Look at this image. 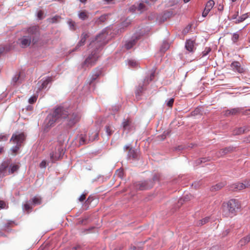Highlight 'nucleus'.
<instances>
[{
	"label": "nucleus",
	"instance_id": "1a4fd4ad",
	"mask_svg": "<svg viewBox=\"0 0 250 250\" xmlns=\"http://www.w3.org/2000/svg\"><path fill=\"white\" fill-rule=\"evenodd\" d=\"M134 187L137 190H146L152 187L151 181H145L143 182H136L134 184Z\"/></svg>",
	"mask_w": 250,
	"mask_h": 250
},
{
	"label": "nucleus",
	"instance_id": "a211bd4d",
	"mask_svg": "<svg viewBox=\"0 0 250 250\" xmlns=\"http://www.w3.org/2000/svg\"><path fill=\"white\" fill-rule=\"evenodd\" d=\"M138 39V37H137L136 35L133 36L130 41L126 42V43L125 45V47L127 49H129L131 48L136 44Z\"/></svg>",
	"mask_w": 250,
	"mask_h": 250
},
{
	"label": "nucleus",
	"instance_id": "bb28decb",
	"mask_svg": "<svg viewBox=\"0 0 250 250\" xmlns=\"http://www.w3.org/2000/svg\"><path fill=\"white\" fill-rule=\"evenodd\" d=\"M169 47V44L167 41H164L160 48V51L162 52H165Z\"/></svg>",
	"mask_w": 250,
	"mask_h": 250
},
{
	"label": "nucleus",
	"instance_id": "c85d7f7f",
	"mask_svg": "<svg viewBox=\"0 0 250 250\" xmlns=\"http://www.w3.org/2000/svg\"><path fill=\"white\" fill-rule=\"evenodd\" d=\"M239 38V35L237 33V32L233 33L231 37V41L232 42V43L233 44H236V42H238Z\"/></svg>",
	"mask_w": 250,
	"mask_h": 250
},
{
	"label": "nucleus",
	"instance_id": "4d7b16f0",
	"mask_svg": "<svg viewBox=\"0 0 250 250\" xmlns=\"http://www.w3.org/2000/svg\"><path fill=\"white\" fill-rule=\"evenodd\" d=\"M23 209L25 210L28 211L30 209V205L28 204H26L24 205Z\"/></svg>",
	"mask_w": 250,
	"mask_h": 250
},
{
	"label": "nucleus",
	"instance_id": "f03ea898",
	"mask_svg": "<svg viewBox=\"0 0 250 250\" xmlns=\"http://www.w3.org/2000/svg\"><path fill=\"white\" fill-rule=\"evenodd\" d=\"M62 112L60 113L61 120H63L65 124L68 127H72L78 123L82 116L80 112L77 110L70 111L68 108L60 106Z\"/></svg>",
	"mask_w": 250,
	"mask_h": 250
},
{
	"label": "nucleus",
	"instance_id": "de8ad7c7",
	"mask_svg": "<svg viewBox=\"0 0 250 250\" xmlns=\"http://www.w3.org/2000/svg\"><path fill=\"white\" fill-rule=\"evenodd\" d=\"M242 128L244 131V133L250 131V126L249 125L244 126L242 127Z\"/></svg>",
	"mask_w": 250,
	"mask_h": 250
},
{
	"label": "nucleus",
	"instance_id": "774afa93",
	"mask_svg": "<svg viewBox=\"0 0 250 250\" xmlns=\"http://www.w3.org/2000/svg\"><path fill=\"white\" fill-rule=\"evenodd\" d=\"M194 186L195 188H196L197 187V183L196 182H195L194 184H192V187Z\"/></svg>",
	"mask_w": 250,
	"mask_h": 250
},
{
	"label": "nucleus",
	"instance_id": "72a5a7b5",
	"mask_svg": "<svg viewBox=\"0 0 250 250\" xmlns=\"http://www.w3.org/2000/svg\"><path fill=\"white\" fill-rule=\"evenodd\" d=\"M87 140L85 136L81 135L80 137V144L82 145L87 143Z\"/></svg>",
	"mask_w": 250,
	"mask_h": 250
},
{
	"label": "nucleus",
	"instance_id": "473e14b6",
	"mask_svg": "<svg viewBox=\"0 0 250 250\" xmlns=\"http://www.w3.org/2000/svg\"><path fill=\"white\" fill-rule=\"evenodd\" d=\"M128 64L129 66L131 67H135L138 66L137 62L133 60H128Z\"/></svg>",
	"mask_w": 250,
	"mask_h": 250
},
{
	"label": "nucleus",
	"instance_id": "09e8293b",
	"mask_svg": "<svg viewBox=\"0 0 250 250\" xmlns=\"http://www.w3.org/2000/svg\"><path fill=\"white\" fill-rule=\"evenodd\" d=\"M43 12L41 10L38 11L37 16L39 19L41 20L43 18Z\"/></svg>",
	"mask_w": 250,
	"mask_h": 250
},
{
	"label": "nucleus",
	"instance_id": "680f3d73",
	"mask_svg": "<svg viewBox=\"0 0 250 250\" xmlns=\"http://www.w3.org/2000/svg\"><path fill=\"white\" fill-rule=\"evenodd\" d=\"M155 0H145V3L146 4L150 5L151 4V2H154Z\"/></svg>",
	"mask_w": 250,
	"mask_h": 250
},
{
	"label": "nucleus",
	"instance_id": "c9c22d12",
	"mask_svg": "<svg viewBox=\"0 0 250 250\" xmlns=\"http://www.w3.org/2000/svg\"><path fill=\"white\" fill-rule=\"evenodd\" d=\"M231 115H234L239 113L241 110L239 108H234L230 109Z\"/></svg>",
	"mask_w": 250,
	"mask_h": 250
},
{
	"label": "nucleus",
	"instance_id": "69168bd1",
	"mask_svg": "<svg viewBox=\"0 0 250 250\" xmlns=\"http://www.w3.org/2000/svg\"><path fill=\"white\" fill-rule=\"evenodd\" d=\"M4 48L2 47H0V55H1L4 51Z\"/></svg>",
	"mask_w": 250,
	"mask_h": 250
},
{
	"label": "nucleus",
	"instance_id": "37998d69",
	"mask_svg": "<svg viewBox=\"0 0 250 250\" xmlns=\"http://www.w3.org/2000/svg\"><path fill=\"white\" fill-rule=\"evenodd\" d=\"M21 146L18 144H16L15 146H14L12 147L11 150L13 152L16 153L20 149Z\"/></svg>",
	"mask_w": 250,
	"mask_h": 250
},
{
	"label": "nucleus",
	"instance_id": "79ce46f5",
	"mask_svg": "<svg viewBox=\"0 0 250 250\" xmlns=\"http://www.w3.org/2000/svg\"><path fill=\"white\" fill-rule=\"evenodd\" d=\"M211 51L209 47H206L204 51L202 52L203 57L207 56Z\"/></svg>",
	"mask_w": 250,
	"mask_h": 250
},
{
	"label": "nucleus",
	"instance_id": "3c124183",
	"mask_svg": "<svg viewBox=\"0 0 250 250\" xmlns=\"http://www.w3.org/2000/svg\"><path fill=\"white\" fill-rule=\"evenodd\" d=\"M19 76H20V75L18 74V75H16L13 78L12 82L13 83H15L17 82V81L19 80Z\"/></svg>",
	"mask_w": 250,
	"mask_h": 250
},
{
	"label": "nucleus",
	"instance_id": "e433bc0d",
	"mask_svg": "<svg viewBox=\"0 0 250 250\" xmlns=\"http://www.w3.org/2000/svg\"><path fill=\"white\" fill-rule=\"evenodd\" d=\"M60 19L61 17L60 16L56 15L53 18H51L49 20V21L51 23H56L58 22Z\"/></svg>",
	"mask_w": 250,
	"mask_h": 250
},
{
	"label": "nucleus",
	"instance_id": "49530a36",
	"mask_svg": "<svg viewBox=\"0 0 250 250\" xmlns=\"http://www.w3.org/2000/svg\"><path fill=\"white\" fill-rule=\"evenodd\" d=\"M8 139V136L4 134H0V141H5Z\"/></svg>",
	"mask_w": 250,
	"mask_h": 250
},
{
	"label": "nucleus",
	"instance_id": "f8f14e48",
	"mask_svg": "<svg viewBox=\"0 0 250 250\" xmlns=\"http://www.w3.org/2000/svg\"><path fill=\"white\" fill-rule=\"evenodd\" d=\"M52 81V78L50 77H47L43 78L41 81H39L38 83L39 85L38 90L39 91L46 88L48 84Z\"/></svg>",
	"mask_w": 250,
	"mask_h": 250
},
{
	"label": "nucleus",
	"instance_id": "4468645a",
	"mask_svg": "<svg viewBox=\"0 0 250 250\" xmlns=\"http://www.w3.org/2000/svg\"><path fill=\"white\" fill-rule=\"evenodd\" d=\"M214 5V1L213 0H208L206 3L205 8L202 13V16L206 17L210 10L213 8Z\"/></svg>",
	"mask_w": 250,
	"mask_h": 250
},
{
	"label": "nucleus",
	"instance_id": "6e6d98bb",
	"mask_svg": "<svg viewBox=\"0 0 250 250\" xmlns=\"http://www.w3.org/2000/svg\"><path fill=\"white\" fill-rule=\"evenodd\" d=\"M5 206V203L3 201H0V208H4Z\"/></svg>",
	"mask_w": 250,
	"mask_h": 250
},
{
	"label": "nucleus",
	"instance_id": "7ed1b4c3",
	"mask_svg": "<svg viewBox=\"0 0 250 250\" xmlns=\"http://www.w3.org/2000/svg\"><path fill=\"white\" fill-rule=\"evenodd\" d=\"M27 33L28 35L23 36L19 40L22 48L28 46L31 42L35 44L38 42L40 36L39 27L37 26L29 27L27 29Z\"/></svg>",
	"mask_w": 250,
	"mask_h": 250
},
{
	"label": "nucleus",
	"instance_id": "c03bdc74",
	"mask_svg": "<svg viewBox=\"0 0 250 250\" xmlns=\"http://www.w3.org/2000/svg\"><path fill=\"white\" fill-rule=\"evenodd\" d=\"M229 151V148H226L224 149H222L220 152H219V154L217 155L218 157L221 156L223 155H225Z\"/></svg>",
	"mask_w": 250,
	"mask_h": 250
},
{
	"label": "nucleus",
	"instance_id": "e2e57ef3",
	"mask_svg": "<svg viewBox=\"0 0 250 250\" xmlns=\"http://www.w3.org/2000/svg\"><path fill=\"white\" fill-rule=\"evenodd\" d=\"M244 141L246 142V143H250V136L247 137L245 139Z\"/></svg>",
	"mask_w": 250,
	"mask_h": 250
},
{
	"label": "nucleus",
	"instance_id": "2eb2a0df",
	"mask_svg": "<svg viewBox=\"0 0 250 250\" xmlns=\"http://www.w3.org/2000/svg\"><path fill=\"white\" fill-rule=\"evenodd\" d=\"M230 66L233 71L239 73H243L245 71L244 69L241 66L240 63L238 62L235 61L232 62Z\"/></svg>",
	"mask_w": 250,
	"mask_h": 250
},
{
	"label": "nucleus",
	"instance_id": "ea45409f",
	"mask_svg": "<svg viewBox=\"0 0 250 250\" xmlns=\"http://www.w3.org/2000/svg\"><path fill=\"white\" fill-rule=\"evenodd\" d=\"M174 101V98H170L167 100V101H166L167 105L169 107L172 106L173 104Z\"/></svg>",
	"mask_w": 250,
	"mask_h": 250
},
{
	"label": "nucleus",
	"instance_id": "a19ab883",
	"mask_svg": "<svg viewBox=\"0 0 250 250\" xmlns=\"http://www.w3.org/2000/svg\"><path fill=\"white\" fill-rule=\"evenodd\" d=\"M37 97L36 96H35V95L33 96L29 99L28 102L31 104H33L37 101Z\"/></svg>",
	"mask_w": 250,
	"mask_h": 250
},
{
	"label": "nucleus",
	"instance_id": "9d476101",
	"mask_svg": "<svg viewBox=\"0 0 250 250\" xmlns=\"http://www.w3.org/2000/svg\"><path fill=\"white\" fill-rule=\"evenodd\" d=\"M10 161L7 160L3 162L0 166V177H4L8 175V168Z\"/></svg>",
	"mask_w": 250,
	"mask_h": 250
},
{
	"label": "nucleus",
	"instance_id": "5fc2aeb1",
	"mask_svg": "<svg viewBox=\"0 0 250 250\" xmlns=\"http://www.w3.org/2000/svg\"><path fill=\"white\" fill-rule=\"evenodd\" d=\"M40 166L41 168H45L46 167V161L43 160L40 164Z\"/></svg>",
	"mask_w": 250,
	"mask_h": 250
},
{
	"label": "nucleus",
	"instance_id": "20e7f679",
	"mask_svg": "<svg viewBox=\"0 0 250 250\" xmlns=\"http://www.w3.org/2000/svg\"><path fill=\"white\" fill-rule=\"evenodd\" d=\"M223 215L232 217L236 215L241 208L239 201L236 199H230L228 202L224 203L222 206Z\"/></svg>",
	"mask_w": 250,
	"mask_h": 250
},
{
	"label": "nucleus",
	"instance_id": "cd10ccee",
	"mask_svg": "<svg viewBox=\"0 0 250 250\" xmlns=\"http://www.w3.org/2000/svg\"><path fill=\"white\" fill-rule=\"evenodd\" d=\"M32 203L34 205H40L42 203V199L40 197L35 196L32 199Z\"/></svg>",
	"mask_w": 250,
	"mask_h": 250
},
{
	"label": "nucleus",
	"instance_id": "338daca9",
	"mask_svg": "<svg viewBox=\"0 0 250 250\" xmlns=\"http://www.w3.org/2000/svg\"><path fill=\"white\" fill-rule=\"evenodd\" d=\"M129 146L126 145V146H124V149L125 151V150H126L128 148H129Z\"/></svg>",
	"mask_w": 250,
	"mask_h": 250
},
{
	"label": "nucleus",
	"instance_id": "ddd939ff",
	"mask_svg": "<svg viewBox=\"0 0 250 250\" xmlns=\"http://www.w3.org/2000/svg\"><path fill=\"white\" fill-rule=\"evenodd\" d=\"M89 37L88 34L87 33H83L82 34L81 39L80 42L78 43L75 48H74L72 51L70 52L71 53L72 52L77 51L79 49L80 47L82 46H83L85 42L86 39Z\"/></svg>",
	"mask_w": 250,
	"mask_h": 250
},
{
	"label": "nucleus",
	"instance_id": "6ab92c4d",
	"mask_svg": "<svg viewBox=\"0 0 250 250\" xmlns=\"http://www.w3.org/2000/svg\"><path fill=\"white\" fill-rule=\"evenodd\" d=\"M19 168V166L17 165H10L8 168V175L12 174L15 172L17 171Z\"/></svg>",
	"mask_w": 250,
	"mask_h": 250
},
{
	"label": "nucleus",
	"instance_id": "0e129e2a",
	"mask_svg": "<svg viewBox=\"0 0 250 250\" xmlns=\"http://www.w3.org/2000/svg\"><path fill=\"white\" fill-rule=\"evenodd\" d=\"M209 250H219V249L218 247L215 246V247H213Z\"/></svg>",
	"mask_w": 250,
	"mask_h": 250
},
{
	"label": "nucleus",
	"instance_id": "39448f33",
	"mask_svg": "<svg viewBox=\"0 0 250 250\" xmlns=\"http://www.w3.org/2000/svg\"><path fill=\"white\" fill-rule=\"evenodd\" d=\"M62 111L61 108L58 106L54 109L52 113L47 115L43 124L44 130H48L50 127L54 125L56 122L61 120L60 113Z\"/></svg>",
	"mask_w": 250,
	"mask_h": 250
},
{
	"label": "nucleus",
	"instance_id": "f257e3e1",
	"mask_svg": "<svg viewBox=\"0 0 250 250\" xmlns=\"http://www.w3.org/2000/svg\"><path fill=\"white\" fill-rule=\"evenodd\" d=\"M107 37L106 31L103 30L91 42L88 46L89 54L82 63V67L85 69L95 64L100 57L103 47L107 42Z\"/></svg>",
	"mask_w": 250,
	"mask_h": 250
},
{
	"label": "nucleus",
	"instance_id": "dca6fc26",
	"mask_svg": "<svg viewBox=\"0 0 250 250\" xmlns=\"http://www.w3.org/2000/svg\"><path fill=\"white\" fill-rule=\"evenodd\" d=\"M139 156V151L137 149L130 148L127 154V159L128 160H136L138 159Z\"/></svg>",
	"mask_w": 250,
	"mask_h": 250
},
{
	"label": "nucleus",
	"instance_id": "58836bf2",
	"mask_svg": "<svg viewBox=\"0 0 250 250\" xmlns=\"http://www.w3.org/2000/svg\"><path fill=\"white\" fill-rule=\"evenodd\" d=\"M209 218L208 217H206L202 220H200L198 224H197L198 226H201L203 225L206 223H207L208 221Z\"/></svg>",
	"mask_w": 250,
	"mask_h": 250
},
{
	"label": "nucleus",
	"instance_id": "b1692460",
	"mask_svg": "<svg viewBox=\"0 0 250 250\" xmlns=\"http://www.w3.org/2000/svg\"><path fill=\"white\" fill-rule=\"evenodd\" d=\"M102 74V71L101 70H97L94 72L92 76L89 83L91 84L93 81L96 80L98 77Z\"/></svg>",
	"mask_w": 250,
	"mask_h": 250
},
{
	"label": "nucleus",
	"instance_id": "393cba45",
	"mask_svg": "<svg viewBox=\"0 0 250 250\" xmlns=\"http://www.w3.org/2000/svg\"><path fill=\"white\" fill-rule=\"evenodd\" d=\"M105 132L107 136H111L114 132V127L110 125H107L105 127Z\"/></svg>",
	"mask_w": 250,
	"mask_h": 250
},
{
	"label": "nucleus",
	"instance_id": "8fccbe9b",
	"mask_svg": "<svg viewBox=\"0 0 250 250\" xmlns=\"http://www.w3.org/2000/svg\"><path fill=\"white\" fill-rule=\"evenodd\" d=\"M184 198V201H188L191 199L192 198V195H185L183 197Z\"/></svg>",
	"mask_w": 250,
	"mask_h": 250
},
{
	"label": "nucleus",
	"instance_id": "f704fd0d",
	"mask_svg": "<svg viewBox=\"0 0 250 250\" xmlns=\"http://www.w3.org/2000/svg\"><path fill=\"white\" fill-rule=\"evenodd\" d=\"M67 23L71 30H75V22L74 21L71 19H69L67 21Z\"/></svg>",
	"mask_w": 250,
	"mask_h": 250
},
{
	"label": "nucleus",
	"instance_id": "412c9836",
	"mask_svg": "<svg viewBox=\"0 0 250 250\" xmlns=\"http://www.w3.org/2000/svg\"><path fill=\"white\" fill-rule=\"evenodd\" d=\"M250 241V234L244 237L242 239H241L239 244L240 246H243L248 243Z\"/></svg>",
	"mask_w": 250,
	"mask_h": 250
},
{
	"label": "nucleus",
	"instance_id": "0eeeda50",
	"mask_svg": "<svg viewBox=\"0 0 250 250\" xmlns=\"http://www.w3.org/2000/svg\"><path fill=\"white\" fill-rule=\"evenodd\" d=\"M155 76V71H153L151 72L150 74V76L149 77H146L143 82V84L140 83L138 87L136 88L135 94L136 96H139L140 95V94L144 90V86L148 84L150 82H151L154 78Z\"/></svg>",
	"mask_w": 250,
	"mask_h": 250
},
{
	"label": "nucleus",
	"instance_id": "f3484780",
	"mask_svg": "<svg viewBox=\"0 0 250 250\" xmlns=\"http://www.w3.org/2000/svg\"><path fill=\"white\" fill-rule=\"evenodd\" d=\"M195 41L191 39L187 40L185 43V48L189 52L194 51Z\"/></svg>",
	"mask_w": 250,
	"mask_h": 250
},
{
	"label": "nucleus",
	"instance_id": "4c0bfd02",
	"mask_svg": "<svg viewBox=\"0 0 250 250\" xmlns=\"http://www.w3.org/2000/svg\"><path fill=\"white\" fill-rule=\"evenodd\" d=\"M92 134H93L92 136H89V141H93L95 140V139H96L98 137V133L97 131H95Z\"/></svg>",
	"mask_w": 250,
	"mask_h": 250
},
{
	"label": "nucleus",
	"instance_id": "7c9ffc66",
	"mask_svg": "<svg viewBox=\"0 0 250 250\" xmlns=\"http://www.w3.org/2000/svg\"><path fill=\"white\" fill-rule=\"evenodd\" d=\"M210 158L209 157H205V158H201L196 161V165H200L203 163H205L208 161H210Z\"/></svg>",
	"mask_w": 250,
	"mask_h": 250
},
{
	"label": "nucleus",
	"instance_id": "aec40b11",
	"mask_svg": "<svg viewBox=\"0 0 250 250\" xmlns=\"http://www.w3.org/2000/svg\"><path fill=\"white\" fill-rule=\"evenodd\" d=\"M78 16L79 18L83 21L85 20L88 17L87 12L84 10L80 11Z\"/></svg>",
	"mask_w": 250,
	"mask_h": 250
},
{
	"label": "nucleus",
	"instance_id": "6e6552de",
	"mask_svg": "<svg viewBox=\"0 0 250 250\" xmlns=\"http://www.w3.org/2000/svg\"><path fill=\"white\" fill-rule=\"evenodd\" d=\"M25 135L23 132H16L12 135L10 141L15 144L21 146L22 143L25 139Z\"/></svg>",
	"mask_w": 250,
	"mask_h": 250
},
{
	"label": "nucleus",
	"instance_id": "5701e85b",
	"mask_svg": "<svg viewBox=\"0 0 250 250\" xmlns=\"http://www.w3.org/2000/svg\"><path fill=\"white\" fill-rule=\"evenodd\" d=\"M248 13H245L244 14H243L241 16L239 17L236 20V21H234V23L235 24L241 23L244 21L246 19H247L248 18Z\"/></svg>",
	"mask_w": 250,
	"mask_h": 250
},
{
	"label": "nucleus",
	"instance_id": "bf43d9fd",
	"mask_svg": "<svg viewBox=\"0 0 250 250\" xmlns=\"http://www.w3.org/2000/svg\"><path fill=\"white\" fill-rule=\"evenodd\" d=\"M224 115L226 116L231 115L230 109H228L224 111Z\"/></svg>",
	"mask_w": 250,
	"mask_h": 250
},
{
	"label": "nucleus",
	"instance_id": "13d9d810",
	"mask_svg": "<svg viewBox=\"0 0 250 250\" xmlns=\"http://www.w3.org/2000/svg\"><path fill=\"white\" fill-rule=\"evenodd\" d=\"M132 250H142V248L141 247L133 246L131 248Z\"/></svg>",
	"mask_w": 250,
	"mask_h": 250
},
{
	"label": "nucleus",
	"instance_id": "2f4dec72",
	"mask_svg": "<svg viewBox=\"0 0 250 250\" xmlns=\"http://www.w3.org/2000/svg\"><path fill=\"white\" fill-rule=\"evenodd\" d=\"M244 133V131L242 127L236 128L233 130V134L235 135H240Z\"/></svg>",
	"mask_w": 250,
	"mask_h": 250
},
{
	"label": "nucleus",
	"instance_id": "052dcab7",
	"mask_svg": "<svg viewBox=\"0 0 250 250\" xmlns=\"http://www.w3.org/2000/svg\"><path fill=\"white\" fill-rule=\"evenodd\" d=\"M238 14H239V12H238V11H237L235 14H234V15H233L231 16V20H235V19L236 20V19H237V16H238Z\"/></svg>",
	"mask_w": 250,
	"mask_h": 250
},
{
	"label": "nucleus",
	"instance_id": "423d86ee",
	"mask_svg": "<svg viewBox=\"0 0 250 250\" xmlns=\"http://www.w3.org/2000/svg\"><path fill=\"white\" fill-rule=\"evenodd\" d=\"M64 154V150L63 145L60 142H57L52 147L51 152L50 153V160L52 162L55 161L62 158Z\"/></svg>",
	"mask_w": 250,
	"mask_h": 250
},
{
	"label": "nucleus",
	"instance_id": "4be33fe9",
	"mask_svg": "<svg viewBox=\"0 0 250 250\" xmlns=\"http://www.w3.org/2000/svg\"><path fill=\"white\" fill-rule=\"evenodd\" d=\"M122 125L124 130L128 131L130 129V122L128 120L125 119L122 123Z\"/></svg>",
	"mask_w": 250,
	"mask_h": 250
},
{
	"label": "nucleus",
	"instance_id": "c756f323",
	"mask_svg": "<svg viewBox=\"0 0 250 250\" xmlns=\"http://www.w3.org/2000/svg\"><path fill=\"white\" fill-rule=\"evenodd\" d=\"M106 15H102L97 19L95 22L99 24L104 22L106 20Z\"/></svg>",
	"mask_w": 250,
	"mask_h": 250
},
{
	"label": "nucleus",
	"instance_id": "a878e982",
	"mask_svg": "<svg viewBox=\"0 0 250 250\" xmlns=\"http://www.w3.org/2000/svg\"><path fill=\"white\" fill-rule=\"evenodd\" d=\"M15 222L13 221H7L3 226V229L5 230H8L10 228L13 227L15 226Z\"/></svg>",
	"mask_w": 250,
	"mask_h": 250
},
{
	"label": "nucleus",
	"instance_id": "a18cd8bd",
	"mask_svg": "<svg viewBox=\"0 0 250 250\" xmlns=\"http://www.w3.org/2000/svg\"><path fill=\"white\" fill-rule=\"evenodd\" d=\"M138 10L142 12L146 10L145 4L143 3H140L138 5Z\"/></svg>",
	"mask_w": 250,
	"mask_h": 250
},
{
	"label": "nucleus",
	"instance_id": "864d4df0",
	"mask_svg": "<svg viewBox=\"0 0 250 250\" xmlns=\"http://www.w3.org/2000/svg\"><path fill=\"white\" fill-rule=\"evenodd\" d=\"M116 173L118 174L119 177H120V178L123 177L124 173L122 170L118 169L116 171Z\"/></svg>",
	"mask_w": 250,
	"mask_h": 250
},
{
	"label": "nucleus",
	"instance_id": "9b49d317",
	"mask_svg": "<svg viewBox=\"0 0 250 250\" xmlns=\"http://www.w3.org/2000/svg\"><path fill=\"white\" fill-rule=\"evenodd\" d=\"M249 188H250V180L245 181L244 183H235L231 186L232 189L235 190H240Z\"/></svg>",
	"mask_w": 250,
	"mask_h": 250
},
{
	"label": "nucleus",
	"instance_id": "603ef678",
	"mask_svg": "<svg viewBox=\"0 0 250 250\" xmlns=\"http://www.w3.org/2000/svg\"><path fill=\"white\" fill-rule=\"evenodd\" d=\"M86 193L82 194L79 198V200L80 202L83 201L85 199V196Z\"/></svg>",
	"mask_w": 250,
	"mask_h": 250
}]
</instances>
